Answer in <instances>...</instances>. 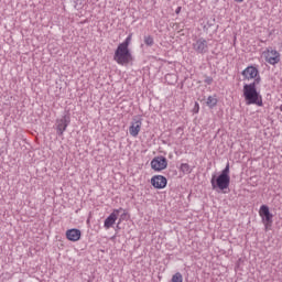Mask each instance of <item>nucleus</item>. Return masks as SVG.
<instances>
[{
	"label": "nucleus",
	"instance_id": "20e7f679",
	"mask_svg": "<svg viewBox=\"0 0 282 282\" xmlns=\"http://www.w3.org/2000/svg\"><path fill=\"white\" fill-rule=\"evenodd\" d=\"M259 216L261 217L264 230H270L272 228V219L274 218V215L270 213V207H268V205H262L259 209Z\"/></svg>",
	"mask_w": 282,
	"mask_h": 282
},
{
	"label": "nucleus",
	"instance_id": "f03ea898",
	"mask_svg": "<svg viewBox=\"0 0 282 282\" xmlns=\"http://www.w3.org/2000/svg\"><path fill=\"white\" fill-rule=\"evenodd\" d=\"M261 84V78L256 79L253 83L245 84L242 94L246 105H257V107H263V97L257 90V85Z\"/></svg>",
	"mask_w": 282,
	"mask_h": 282
},
{
	"label": "nucleus",
	"instance_id": "ddd939ff",
	"mask_svg": "<svg viewBox=\"0 0 282 282\" xmlns=\"http://www.w3.org/2000/svg\"><path fill=\"white\" fill-rule=\"evenodd\" d=\"M69 126V117L65 116L63 119L57 120V133L58 135H63L65 131H67V127Z\"/></svg>",
	"mask_w": 282,
	"mask_h": 282
},
{
	"label": "nucleus",
	"instance_id": "4be33fe9",
	"mask_svg": "<svg viewBox=\"0 0 282 282\" xmlns=\"http://www.w3.org/2000/svg\"><path fill=\"white\" fill-rule=\"evenodd\" d=\"M280 111H282V105L280 106Z\"/></svg>",
	"mask_w": 282,
	"mask_h": 282
},
{
	"label": "nucleus",
	"instance_id": "7ed1b4c3",
	"mask_svg": "<svg viewBox=\"0 0 282 282\" xmlns=\"http://www.w3.org/2000/svg\"><path fill=\"white\" fill-rule=\"evenodd\" d=\"M210 184L214 191H226L230 186V176H225L220 174L218 176L213 175L210 180Z\"/></svg>",
	"mask_w": 282,
	"mask_h": 282
},
{
	"label": "nucleus",
	"instance_id": "0eeeda50",
	"mask_svg": "<svg viewBox=\"0 0 282 282\" xmlns=\"http://www.w3.org/2000/svg\"><path fill=\"white\" fill-rule=\"evenodd\" d=\"M242 76H243V80H253V83L256 80H259V78H261V76L259 75V69H257V67L254 66H248L247 68H245L242 70Z\"/></svg>",
	"mask_w": 282,
	"mask_h": 282
},
{
	"label": "nucleus",
	"instance_id": "2eb2a0df",
	"mask_svg": "<svg viewBox=\"0 0 282 282\" xmlns=\"http://www.w3.org/2000/svg\"><path fill=\"white\" fill-rule=\"evenodd\" d=\"M207 107H209V109H213L214 107H217V97L209 96L207 98Z\"/></svg>",
	"mask_w": 282,
	"mask_h": 282
},
{
	"label": "nucleus",
	"instance_id": "412c9836",
	"mask_svg": "<svg viewBox=\"0 0 282 282\" xmlns=\"http://www.w3.org/2000/svg\"><path fill=\"white\" fill-rule=\"evenodd\" d=\"M237 3H243V0H235Z\"/></svg>",
	"mask_w": 282,
	"mask_h": 282
},
{
	"label": "nucleus",
	"instance_id": "6ab92c4d",
	"mask_svg": "<svg viewBox=\"0 0 282 282\" xmlns=\"http://www.w3.org/2000/svg\"><path fill=\"white\" fill-rule=\"evenodd\" d=\"M193 113H199V102H197V101L194 105Z\"/></svg>",
	"mask_w": 282,
	"mask_h": 282
},
{
	"label": "nucleus",
	"instance_id": "f8f14e48",
	"mask_svg": "<svg viewBox=\"0 0 282 282\" xmlns=\"http://www.w3.org/2000/svg\"><path fill=\"white\" fill-rule=\"evenodd\" d=\"M80 237H83V232L79 229L73 228L66 230V239H68V241H80Z\"/></svg>",
	"mask_w": 282,
	"mask_h": 282
},
{
	"label": "nucleus",
	"instance_id": "dca6fc26",
	"mask_svg": "<svg viewBox=\"0 0 282 282\" xmlns=\"http://www.w3.org/2000/svg\"><path fill=\"white\" fill-rule=\"evenodd\" d=\"M170 282H184V278L182 276V273L176 272L172 275V279Z\"/></svg>",
	"mask_w": 282,
	"mask_h": 282
},
{
	"label": "nucleus",
	"instance_id": "a211bd4d",
	"mask_svg": "<svg viewBox=\"0 0 282 282\" xmlns=\"http://www.w3.org/2000/svg\"><path fill=\"white\" fill-rule=\"evenodd\" d=\"M144 43H145V45H148L149 47H151V45H153V43H154L153 36H151V35L144 36Z\"/></svg>",
	"mask_w": 282,
	"mask_h": 282
},
{
	"label": "nucleus",
	"instance_id": "423d86ee",
	"mask_svg": "<svg viewBox=\"0 0 282 282\" xmlns=\"http://www.w3.org/2000/svg\"><path fill=\"white\" fill-rule=\"evenodd\" d=\"M166 166H169V161L164 156H155L151 161V169H152V171H155L156 173H160V172L166 170Z\"/></svg>",
	"mask_w": 282,
	"mask_h": 282
},
{
	"label": "nucleus",
	"instance_id": "39448f33",
	"mask_svg": "<svg viewBox=\"0 0 282 282\" xmlns=\"http://www.w3.org/2000/svg\"><path fill=\"white\" fill-rule=\"evenodd\" d=\"M263 57L269 65H276L281 63V53L274 48H267L263 52Z\"/></svg>",
	"mask_w": 282,
	"mask_h": 282
},
{
	"label": "nucleus",
	"instance_id": "6e6552de",
	"mask_svg": "<svg viewBox=\"0 0 282 282\" xmlns=\"http://www.w3.org/2000/svg\"><path fill=\"white\" fill-rule=\"evenodd\" d=\"M122 208L113 209L112 213L105 219L104 221V228L106 230H109V228H113L116 225V221H118V216L120 215V212Z\"/></svg>",
	"mask_w": 282,
	"mask_h": 282
},
{
	"label": "nucleus",
	"instance_id": "9d476101",
	"mask_svg": "<svg viewBox=\"0 0 282 282\" xmlns=\"http://www.w3.org/2000/svg\"><path fill=\"white\" fill-rule=\"evenodd\" d=\"M193 48L198 54H206L208 52V42L205 39H198L196 43L193 44Z\"/></svg>",
	"mask_w": 282,
	"mask_h": 282
},
{
	"label": "nucleus",
	"instance_id": "4468645a",
	"mask_svg": "<svg viewBox=\"0 0 282 282\" xmlns=\"http://www.w3.org/2000/svg\"><path fill=\"white\" fill-rule=\"evenodd\" d=\"M180 171L185 175H189V173H193V169H191V165L188 163H182L180 166Z\"/></svg>",
	"mask_w": 282,
	"mask_h": 282
},
{
	"label": "nucleus",
	"instance_id": "f257e3e1",
	"mask_svg": "<svg viewBox=\"0 0 282 282\" xmlns=\"http://www.w3.org/2000/svg\"><path fill=\"white\" fill-rule=\"evenodd\" d=\"M132 37L133 34H129L126 40L117 46L113 55V61L117 65L127 66L133 63V54H131V50L129 48Z\"/></svg>",
	"mask_w": 282,
	"mask_h": 282
},
{
	"label": "nucleus",
	"instance_id": "f3484780",
	"mask_svg": "<svg viewBox=\"0 0 282 282\" xmlns=\"http://www.w3.org/2000/svg\"><path fill=\"white\" fill-rule=\"evenodd\" d=\"M220 175H225L226 177H230V163L226 165V167L221 171Z\"/></svg>",
	"mask_w": 282,
	"mask_h": 282
},
{
	"label": "nucleus",
	"instance_id": "aec40b11",
	"mask_svg": "<svg viewBox=\"0 0 282 282\" xmlns=\"http://www.w3.org/2000/svg\"><path fill=\"white\" fill-rule=\"evenodd\" d=\"M180 12H182V7H177V9L175 11L176 14H180Z\"/></svg>",
	"mask_w": 282,
	"mask_h": 282
},
{
	"label": "nucleus",
	"instance_id": "1a4fd4ad",
	"mask_svg": "<svg viewBox=\"0 0 282 282\" xmlns=\"http://www.w3.org/2000/svg\"><path fill=\"white\" fill-rule=\"evenodd\" d=\"M151 184L154 188H166V185L169 184V180H166L163 175H154L151 178Z\"/></svg>",
	"mask_w": 282,
	"mask_h": 282
},
{
	"label": "nucleus",
	"instance_id": "9b49d317",
	"mask_svg": "<svg viewBox=\"0 0 282 282\" xmlns=\"http://www.w3.org/2000/svg\"><path fill=\"white\" fill-rule=\"evenodd\" d=\"M142 131V120L132 121L129 127V133L132 138H138Z\"/></svg>",
	"mask_w": 282,
	"mask_h": 282
}]
</instances>
